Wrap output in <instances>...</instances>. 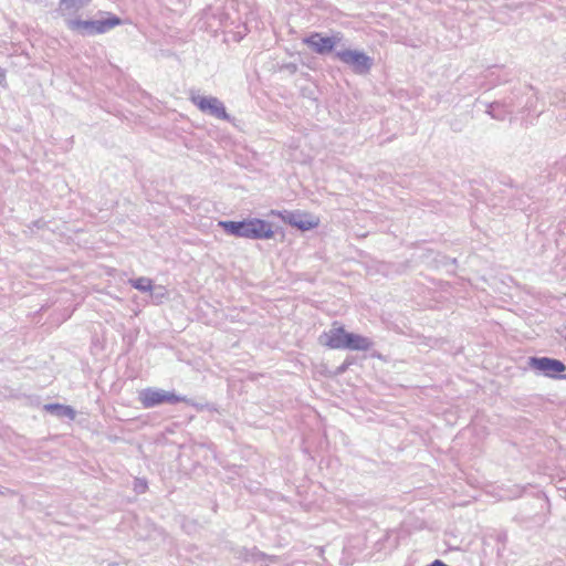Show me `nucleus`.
<instances>
[{
	"label": "nucleus",
	"instance_id": "f257e3e1",
	"mask_svg": "<svg viewBox=\"0 0 566 566\" xmlns=\"http://www.w3.org/2000/svg\"><path fill=\"white\" fill-rule=\"evenodd\" d=\"M219 226L228 233L238 238L271 239L274 237L272 223L259 219H245L242 221H220Z\"/></svg>",
	"mask_w": 566,
	"mask_h": 566
},
{
	"label": "nucleus",
	"instance_id": "f03ea898",
	"mask_svg": "<svg viewBox=\"0 0 566 566\" xmlns=\"http://www.w3.org/2000/svg\"><path fill=\"white\" fill-rule=\"evenodd\" d=\"M272 216H276L284 223L298 229L300 231H310L319 226L321 219L307 211H271Z\"/></svg>",
	"mask_w": 566,
	"mask_h": 566
},
{
	"label": "nucleus",
	"instance_id": "7ed1b4c3",
	"mask_svg": "<svg viewBox=\"0 0 566 566\" xmlns=\"http://www.w3.org/2000/svg\"><path fill=\"white\" fill-rule=\"evenodd\" d=\"M120 24L122 20L113 14H108V17L103 20L84 21L80 19H73L67 22V25L71 30L83 31L88 34H102Z\"/></svg>",
	"mask_w": 566,
	"mask_h": 566
},
{
	"label": "nucleus",
	"instance_id": "20e7f679",
	"mask_svg": "<svg viewBox=\"0 0 566 566\" xmlns=\"http://www.w3.org/2000/svg\"><path fill=\"white\" fill-rule=\"evenodd\" d=\"M139 401L144 408H153L161 403H179L186 402L185 397L178 396L174 392L164 391L154 388H146L139 392Z\"/></svg>",
	"mask_w": 566,
	"mask_h": 566
},
{
	"label": "nucleus",
	"instance_id": "39448f33",
	"mask_svg": "<svg viewBox=\"0 0 566 566\" xmlns=\"http://www.w3.org/2000/svg\"><path fill=\"white\" fill-rule=\"evenodd\" d=\"M530 366L549 378H565L559 376L566 370V365L558 359L548 357H532L530 359Z\"/></svg>",
	"mask_w": 566,
	"mask_h": 566
},
{
	"label": "nucleus",
	"instance_id": "423d86ee",
	"mask_svg": "<svg viewBox=\"0 0 566 566\" xmlns=\"http://www.w3.org/2000/svg\"><path fill=\"white\" fill-rule=\"evenodd\" d=\"M336 56L343 63L350 65L356 73H367L371 66V59L359 51L343 50Z\"/></svg>",
	"mask_w": 566,
	"mask_h": 566
},
{
	"label": "nucleus",
	"instance_id": "0eeeda50",
	"mask_svg": "<svg viewBox=\"0 0 566 566\" xmlns=\"http://www.w3.org/2000/svg\"><path fill=\"white\" fill-rule=\"evenodd\" d=\"M191 101L200 111L209 113L220 119L227 118L224 106L216 97L193 96Z\"/></svg>",
	"mask_w": 566,
	"mask_h": 566
},
{
	"label": "nucleus",
	"instance_id": "6e6552de",
	"mask_svg": "<svg viewBox=\"0 0 566 566\" xmlns=\"http://www.w3.org/2000/svg\"><path fill=\"white\" fill-rule=\"evenodd\" d=\"M348 335L349 332H347L344 326L335 322L333 323L332 328L325 333L324 344L331 349H344Z\"/></svg>",
	"mask_w": 566,
	"mask_h": 566
},
{
	"label": "nucleus",
	"instance_id": "1a4fd4ad",
	"mask_svg": "<svg viewBox=\"0 0 566 566\" xmlns=\"http://www.w3.org/2000/svg\"><path fill=\"white\" fill-rule=\"evenodd\" d=\"M339 38L321 36L319 33H313L304 39V43L311 46L316 53L325 54L334 49Z\"/></svg>",
	"mask_w": 566,
	"mask_h": 566
},
{
	"label": "nucleus",
	"instance_id": "9d476101",
	"mask_svg": "<svg viewBox=\"0 0 566 566\" xmlns=\"http://www.w3.org/2000/svg\"><path fill=\"white\" fill-rule=\"evenodd\" d=\"M373 347V342L363 335L349 333L344 349L366 352Z\"/></svg>",
	"mask_w": 566,
	"mask_h": 566
},
{
	"label": "nucleus",
	"instance_id": "9b49d317",
	"mask_svg": "<svg viewBox=\"0 0 566 566\" xmlns=\"http://www.w3.org/2000/svg\"><path fill=\"white\" fill-rule=\"evenodd\" d=\"M90 0H61L60 1V11L62 14H66L80 9L84 3H87Z\"/></svg>",
	"mask_w": 566,
	"mask_h": 566
},
{
	"label": "nucleus",
	"instance_id": "f8f14e48",
	"mask_svg": "<svg viewBox=\"0 0 566 566\" xmlns=\"http://www.w3.org/2000/svg\"><path fill=\"white\" fill-rule=\"evenodd\" d=\"M130 284L139 290V291H150L151 287H153V282L151 280L147 279V277H138L136 280H132L130 281Z\"/></svg>",
	"mask_w": 566,
	"mask_h": 566
},
{
	"label": "nucleus",
	"instance_id": "ddd939ff",
	"mask_svg": "<svg viewBox=\"0 0 566 566\" xmlns=\"http://www.w3.org/2000/svg\"><path fill=\"white\" fill-rule=\"evenodd\" d=\"M45 408H46V410L52 411V410L61 408V406H59V405H48Z\"/></svg>",
	"mask_w": 566,
	"mask_h": 566
}]
</instances>
